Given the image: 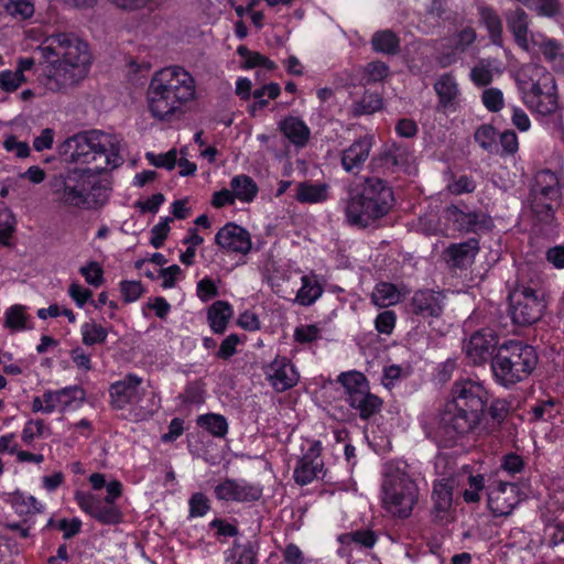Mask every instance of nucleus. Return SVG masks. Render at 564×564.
Here are the masks:
<instances>
[{
    "label": "nucleus",
    "mask_w": 564,
    "mask_h": 564,
    "mask_svg": "<svg viewBox=\"0 0 564 564\" xmlns=\"http://www.w3.org/2000/svg\"><path fill=\"white\" fill-rule=\"evenodd\" d=\"M517 85L523 104L539 116H550L558 108L553 75L539 64H527L517 73Z\"/></svg>",
    "instance_id": "obj_6"
},
{
    "label": "nucleus",
    "mask_w": 564,
    "mask_h": 564,
    "mask_svg": "<svg viewBox=\"0 0 564 564\" xmlns=\"http://www.w3.org/2000/svg\"><path fill=\"white\" fill-rule=\"evenodd\" d=\"M506 20L508 30L513 35L519 48L533 58H543L552 66L562 64L564 61L563 45L541 32L530 31L528 14L522 9L509 12Z\"/></svg>",
    "instance_id": "obj_9"
},
{
    "label": "nucleus",
    "mask_w": 564,
    "mask_h": 564,
    "mask_svg": "<svg viewBox=\"0 0 564 564\" xmlns=\"http://www.w3.org/2000/svg\"><path fill=\"white\" fill-rule=\"evenodd\" d=\"M209 500L208 498L202 494L196 492L189 499V514L191 517H203L209 510Z\"/></svg>",
    "instance_id": "obj_62"
},
{
    "label": "nucleus",
    "mask_w": 564,
    "mask_h": 564,
    "mask_svg": "<svg viewBox=\"0 0 564 564\" xmlns=\"http://www.w3.org/2000/svg\"><path fill=\"white\" fill-rule=\"evenodd\" d=\"M381 506L394 518L411 516L419 501V485L415 473L403 460L388 462L382 470Z\"/></svg>",
    "instance_id": "obj_5"
},
{
    "label": "nucleus",
    "mask_w": 564,
    "mask_h": 564,
    "mask_svg": "<svg viewBox=\"0 0 564 564\" xmlns=\"http://www.w3.org/2000/svg\"><path fill=\"white\" fill-rule=\"evenodd\" d=\"M321 329L316 325H300L294 330V339L300 344H308L316 340Z\"/></svg>",
    "instance_id": "obj_63"
},
{
    "label": "nucleus",
    "mask_w": 564,
    "mask_h": 564,
    "mask_svg": "<svg viewBox=\"0 0 564 564\" xmlns=\"http://www.w3.org/2000/svg\"><path fill=\"white\" fill-rule=\"evenodd\" d=\"M497 131L494 127L484 124L475 132V141L485 150L491 151L496 145Z\"/></svg>",
    "instance_id": "obj_54"
},
{
    "label": "nucleus",
    "mask_w": 564,
    "mask_h": 564,
    "mask_svg": "<svg viewBox=\"0 0 564 564\" xmlns=\"http://www.w3.org/2000/svg\"><path fill=\"white\" fill-rule=\"evenodd\" d=\"M79 272L91 286L98 288L104 283V270L96 261H90L80 267Z\"/></svg>",
    "instance_id": "obj_50"
},
{
    "label": "nucleus",
    "mask_w": 564,
    "mask_h": 564,
    "mask_svg": "<svg viewBox=\"0 0 564 564\" xmlns=\"http://www.w3.org/2000/svg\"><path fill=\"white\" fill-rule=\"evenodd\" d=\"M280 91L281 87L279 84L270 83L256 89L252 96L259 107H264L269 100L275 99L280 95Z\"/></svg>",
    "instance_id": "obj_57"
},
{
    "label": "nucleus",
    "mask_w": 564,
    "mask_h": 564,
    "mask_svg": "<svg viewBox=\"0 0 564 564\" xmlns=\"http://www.w3.org/2000/svg\"><path fill=\"white\" fill-rule=\"evenodd\" d=\"M510 315L518 325H530L542 316L545 308L544 300L536 291L522 286L510 295Z\"/></svg>",
    "instance_id": "obj_16"
},
{
    "label": "nucleus",
    "mask_w": 564,
    "mask_h": 564,
    "mask_svg": "<svg viewBox=\"0 0 564 564\" xmlns=\"http://www.w3.org/2000/svg\"><path fill=\"white\" fill-rule=\"evenodd\" d=\"M230 189L235 199L240 203H251L258 195V185L248 175H236L230 181Z\"/></svg>",
    "instance_id": "obj_37"
},
{
    "label": "nucleus",
    "mask_w": 564,
    "mask_h": 564,
    "mask_svg": "<svg viewBox=\"0 0 564 564\" xmlns=\"http://www.w3.org/2000/svg\"><path fill=\"white\" fill-rule=\"evenodd\" d=\"M304 454L294 469V480L299 485H307L324 474V463L321 458L322 443L307 441L303 447Z\"/></svg>",
    "instance_id": "obj_21"
},
{
    "label": "nucleus",
    "mask_w": 564,
    "mask_h": 564,
    "mask_svg": "<svg viewBox=\"0 0 564 564\" xmlns=\"http://www.w3.org/2000/svg\"><path fill=\"white\" fill-rule=\"evenodd\" d=\"M93 490L97 491L106 488L104 500L91 491L76 490L74 499L79 509L105 525H115L122 521L123 514L116 501L122 496L123 486L117 479L107 480L106 475L93 473L88 477Z\"/></svg>",
    "instance_id": "obj_7"
},
{
    "label": "nucleus",
    "mask_w": 564,
    "mask_h": 564,
    "mask_svg": "<svg viewBox=\"0 0 564 564\" xmlns=\"http://www.w3.org/2000/svg\"><path fill=\"white\" fill-rule=\"evenodd\" d=\"M489 392L484 382L470 378L456 380L444 405L441 421L457 434L474 431L480 423Z\"/></svg>",
    "instance_id": "obj_4"
},
{
    "label": "nucleus",
    "mask_w": 564,
    "mask_h": 564,
    "mask_svg": "<svg viewBox=\"0 0 564 564\" xmlns=\"http://www.w3.org/2000/svg\"><path fill=\"white\" fill-rule=\"evenodd\" d=\"M371 299L375 305L388 307L400 301L401 292L391 283L380 282L375 286Z\"/></svg>",
    "instance_id": "obj_39"
},
{
    "label": "nucleus",
    "mask_w": 564,
    "mask_h": 564,
    "mask_svg": "<svg viewBox=\"0 0 564 564\" xmlns=\"http://www.w3.org/2000/svg\"><path fill=\"white\" fill-rule=\"evenodd\" d=\"M263 375L270 387L276 392H284L295 387L300 380V373L293 362L284 356H276L264 365Z\"/></svg>",
    "instance_id": "obj_19"
},
{
    "label": "nucleus",
    "mask_w": 564,
    "mask_h": 564,
    "mask_svg": "<svg viewBox=\"0 0 564 564\" xmlns=\"http://www.w3.org/2000/svg\"><path fill=\"white\" fill-rule=\"evenodd\" d=\"M237 54L242 59V67L245 69L260 67L264 70L271 72L275 69L276 65L274 62L270 61L264 55H261L258 52H252L248 50L246 46L240 45L237 48Z\"/></svg>",
    "instance_id": "obj_41"
},
{
    "label": "nucleus",
    "mask_w": 564,
    "mask_h": 564,
    "mask_svg": "<svg viewBox=\"0 0 564 564\" xmlns=\"http://www.w3.org/2000/svg\"><path fill=\"white\" fill-rule=\"evenodd\" d=\"M479 15L491 42L495 45L502 46V23L498 14L491 8L480 7Z\"/></svg>",
    "instance_id": "obj_38"
},
{
    "label": "nucleus",
    "mask_w": 564,
    "mask_h": 564,
    "mask_svg": "<svg viewBox=\"0 0 564 564\" xmlns=\"http://www.w3.org/2000/svg\"><path fill=\"white\" fill-rule=\"evenodd\" d=\"M538 365L535 349L520 340H508L498 347L491 360L495 381L510 387L525 380Z\"/></svg>",
    "instance_id": "obj_8"
},
{
    "label": "nucleus",
    "mask_w": 564,
    "mask_h": 564,
    "mask_svg": "<svg viewBox=\"0 0 564 564\" xmlns=\"http://www.w3.org/2000/svg\"><path fill=\"white\" fill-rule=\"evenodd\" d=\"M217 245L229 251L247 254L252 247L250 234L236 224H226L216 235Z\"/></svg>",
    "instance_id": "obj_24"
},
{
    "label": "nucleus",
    "mask_w": 564,
    "mask_h": 564,
    "mask_svg": "<svg viewBox=\"0 0 564 564\" xmlns=\"http://www.w3.org/2000/svg\"><path fill=\"white\" fill-rule=\"evenodd\" d=\"M323 294V288L315 274H305L301 278L295 302L302 306L314 304Z\"/></svg>",
    "instance_id": "obj_34"
},
{
    "label": "nucleus",
    "mask_w": 564,
    "mask_h": 564,
    "mask_svg": "<svg viewBox=\"0 0 564 564\" xmlns=\"http://www.w3.org/2000/svg\"><path fill=\"white\" fill-rule=\"evenodd\" d=\"M3 326L10 333H23L34 328L33 318L29 307L23 304H13L3 313Z\"/></svg>",
    "instance_id": "obj_28"
},
{
    "label": "nucleus",
    "mask_w": 564,
    "mask_h": 564,
    "mask_svg": "<svg viewBox=\"0 0 564 564\" xmlns=\"http://www.w3.org/2000/svg\"><path fill=\"white\" fill-rule=\"evenodd\" d=\"M80 334L86 346H94L107 339L108 330L95 322H86L80 326Z\"/></svg>",
    "instance_id": "obj_43"
},
{
    "label": "nucleus",
    "mask_w": 564,
    "mask_h": 564,
    "mask_svg": "<svg viewBox=\"0 0 564 564\" xmlns=\"http://www.w3.org/2000/svg\"><path fill=\"white\" fill-rule=\"evenodd\" d=\"M156 276L161 280V286L163 289H172L178 281L184 279V273L178 265L173 264L160 269Z\"/></svg>",
    "instance_id": "obj_51"
},
{
    "label": "nucleus",
    "mask_w": 564,
    "mask_h": 564,
    "mask_svg": "<svg viewBox=\"0 0 564 564\" xmlns=\"http://www.w3.org/2000/svg\"><path fill=\"white\" fill-rule=\"evenodd\" d=\"M61 154L74 169L106 173L122 164L115 138L101 131H86L68 138Z\"/></svg>",
    "instance_id": "obj_3"
},
{
    "label": "nucleus",
    "mask_w": 564,
    "mask_h": 564,
    "mask_svg": "<svg viewBox=\"0 0 564 564\" xmlns=\"http://www.w3.org/2000/svg\"><path fill=\"white\" fill-rule=\"evenodd\" d=\"M226 564H256L254 554L250 549L237 546L227 557Z\"/></svg>",
    "instance_id": "obj_64"
},
{
    "label": "nucleus",
    "mask_w": 564,
    "mask_h": 564,
    "mask_svg": "<svg viewBox=\"0 0 564 564\" xmlns=\"http://www.w3.org/2000/svg\"><path fill=\"white\" fill-rule=\"evenodd\" d=\"M347 395L349 405L359 412L362 419H368L381 408V400L370 393L369 383L360 371L349 370L337 377Z\"/></svg>",
    "instance_id": "obj_14"
},
{
    "label": "nucleus",
    "mask_w": 564,
    "mask_h": 564,
    "mask_svg": "<svg viewBox=\"0 0 564 564\" xmlns=\"http://www.w3.org/2000/svg\"><path fill=\"white\" fill-rule=\"evenodd\" d=\"M488 508L496 517H506L525 499L521 487L514 482L498 480L488 487Z\"/></svg>",
    "instance_id": "obj_17"
},
{
    "label": "nucleus",
    "mask_w": 564,
    "mask_h": 564,
    "mask_svg": "<svg viewBox=\"0 0 564 564\" xmlns=\"http://www.w3.org/2000/svg\"><path fill=\"white\" fill-rule=\"evenodd\" d=\"M85 400V392L78 387L48 390L32 401V411L51 414L78 409Z\"/></svg>",
    "instance_id": "obj_15"
},
{
    "label": "nucleus",
    "mask_w": 564,
    "mask_h": 564,
    "mask_svg": "<svg viewBox=\"0 0 564 564\" xmlns=\"http://www.w3.org/2000/svg\"><path fill=\"white\" fill-rule=\"evenodd\" d=\"M171 218H162L152 229L150 242L154 248L163 246L169 232H170Z\"/></svg>",
    "instance_id": "obj_58"
},
{
    "label": "nucleus",
    "mask_w": 564,
    "mask_h": 564,
    "mask_svg": "<svg viewBox=\"0 0 564 564\" xmlns=\"http://www.w3.org/2000/svg\"><path fill=\"white\" fill-rule=\"evenodd\" d=\"M447 220L453 221L458 230H469L475 223L476 216L470 213H464L456 206H451L445 210Z\"/></svg>",
    "instance_id": "obj_47"
},
{
    "label": "nucleus",
    "mask_w": 564,
    "mask_h": 564,
    "mask_svg": "<svg viewBox=\"0 0 564 564\" xmlns=\"http://www.w3.org/2000/svg\"><path fill=\"white\" fill-rule=\"evenodd\" d=\"M498 347L497 335L490 329H484L471 335L464 349L470 362L482 365Z\"/></svg>",
    "instance_id": "obj_22"
},
{
    "label": "nucleus",
    "mask_w": 564,
    "mask_h": 564,
    "mask_svg": "<svg viewBox=\"0 0 564 564\" xmlns=\"http://www.w3.org/2000/svg\"><path fill=\"white\" fill-rule=\"evenodd\" d=\"M120 292L124 302L132 303L141 297L144 289L140 281L124 280L120 282Z\"/></svg>",
    "instance_id": "obj_55"
},
{
    "label": "nucleus",
    "mask_w": 564,
    "mask_h": 564,
    "mask_svg": "<svg viewBox=\"0 0 564 564\" xmlns=\"http://www.w3.org/2000/svg\"><path fill=\"white\" fill-rule=\"evenodd\" d=\"M99 172L70 169L63 178L62 199L80 209H96L109 199V187Z\"/></svg>",
    "instance_id": "obj_12"
},
{
    "label": "nucleus",
    "mask_w": 564,
    "mask_h": 564,
    "mask_svg": "<svg viewBox=\"0 0 564 564\" xmlns=\"http://www.w3.org/2000/svg\"><path fill=\"white\" fill-rule=\"evenodd\" d=\"M196 294L202 302H207L218 294V283L210 278L202 279L196 286Z\"/></svg>",
    "instance_id": "obj_59"
},
{
    "label": "nucleus",
    "mask_w": 564,
    "mask_h": 564,
    "mask_svg": "<svg viewBox=\"0 0 564 564\" xmlns=\"http://www.w3.org/2000/svg\"><path fill=\"white\" fill-rule=\"evenodd\" d=\"M147 161L156 167H163L166 170H172L176 165L177 162V151L175 149H172L165 153H153V152H147L145 153Z\"/></svg>",
    "instance_id": "obj_49"
},
{
    "label": "nucleus",
    "mask_w": 564,
    "mask_h": 564,
    "mask_svg": "<svg viewBox=\"0 0 564 564\" xmlns=\"http://www.w3.org/2000/svg\"><path fill=\"white\" fill-rule=\"evenodd\" d=\"M481 101L485 108L491 112H498L505 107L503 93L496 87L486 88L481 94Z\"/></svg>",
    "instance_id": "obj_48"
},
{
    "label": "nucleus",
    "mask_w": 564,
    "mask_h": 564,
    "mask_svg": "<svg viewBox=\"0 0 564 564\" xmlns=\"http://www.w3.org/2000/svg\"><path fill=\"white\" fill-rule=\"evenodd\" d=\"M234 315L232 306L226 301H216L207 310V322L216 334H223Z\"/></svg>",
    "instance_id": "obj_33"
},
{
    "label": "nucleus",
    "mask_w": 564,
    "mask_h": 564,
    "mask_svg": "<svg viewBox=\"0 0 564 564\" xmlns=\"http://www.w3.org/2000/svg\"><path fill=\"white\" fill-rule=\"evenodd\" d=\"M393 194L381 180L370 178L360 193L352 194L346 205L347 221L354 226L367 227L384 216L391 208Z\"/></svg>",
    "instance_id": "obj_10"
},
{
    "label": "nucleus",
    "mask_w": 564,
    "mask_h": 564,
    "mask_svg": "<svg viewBox=\"0 0 564 564\" xmlns=\"http://www.w3.org/2000/svg\"><path fill=\"white\" fill-rule=\"evenodd\" d=\"M415 314L423 317L438 316L443 310V295L435 291H419L412 300Z\"/></svg>",
    "instance_id": "obj_29"
},
{
    "label": "nucleus",
    "mask_w": 564,
    "mask_h": 564,
    "mask_svg": "<svg viewBox=\"0 0 564 564\" xmlns=\"http://www.w3.org/2000/svg\"><path fill=\"white\" fill-rule=\"evenodd\" d=\"M17 218L14 214L9 209L4 208L0 212V243L9 246L11 238L15 231Z\"/></svg>",
    "instance_id": "obj_45"
},
{
    "label": "nucleus",
    "mask_w": 564,
    "mask_h": 564,
    "mask_svg": "<svg viewBox=\"0 0 564 564\" xmlns=\"http://www.w3.org/2000/svg\"><path fill=\"white\" fill-rule=\"evenodd\" d=\"M39 51L47 64L46 87L59 90L80 80L89 70L91 55L87 43L74 34L48 36Z\"/></svg>",
    "instance_id": "obj_1"
},
{
    "label": "nucleus",
    "mask_w": 564,
    "mask_h": 564,
    "mask_svg": "<svg viewBox=\"0 0 564 564\" xmlns=\"http://www.w3.org/2000/svg\"><path fill=\"white\" fill-rule=\"evenodd\" d=\"M399 45L397 36L390 31L377 32L372 37V46L375 51L392 54Z\"/></svg>",
    "instance_id": "obj_46"
},
{
    "label": "nucleus",
    "mask_w": 564,
    "mask_h": 564,
    "mask_svg": "<svg viewBox=\"0 0 564 564\" xmlns=\"http://www.w3.org/2000/svg\"><path fill=\"white\" fill-rule=\"evenodd\" d=\"M262 486L246 479L227 478L215 486L214 494L218 500L227 502H252L262 496Z\"/></svg>",
    "instance_id": "obj_20"
},
{
    "label": "nucleus",
    "mask_w": 564,
    "mask_h": 564,
    "mask_svg": "<svg viewBox=\"0 0 564 564\" xmlns=\"http://www.w3.org/2000/svg\"><path fill=\"white\" fill-rule=\"evenodd\" d=\"M337 541L340 544L338 555L349 558L355 551L371 549L376 543V536L370 530H361L341 534Z\"/></svg>",
    "instance_id": "obj_27"
},
{
    "label": "nucleus",
    "mask_w": 564,
    "mask_h": 564,
    "mask_svg": "<svg viewBox=\"0 0 564 564\" xmlns=\"http://www.w3.org/2000/svg\"><path fill=\"white\" fill-rule=\"evenodd\" d=\"M561 180L551 171H541L535 175L533 192V209L540 214L545 208L546 213L552 210L554 202L561 197Z\"/></svg>",
    "instance_id": "obj_18"
},
{
    "label": "nucleus",
    "mask_w": 564,
    "mask_h": 564,
    "mask_svg": "<svg viewBox=\"0 0 564 564\" xmlns=\"http://www.w3.org/2000/svg\"><path fill=\"white\" fill-rule=\"evenodd\" d=\"M373 142L375 137L367 134L345 149L341 155V165L344 170L350 173L359 171L368 159Z\"/></svg>",
    "instance_id": "obj_25"
},
{
    "label": "nucleus",
    "mask_w": 564,
    "mask_h": 564,
    "mask_svg": "<svg viewBox=\"0 0 564 564\" xmlns=\"http://www.w3.org/2000/svg\"><path fill=\"white\" fill-rule=\"evenodd\" d=\"M437 96L438 108L445 112H455L462 105L463 97L456 77L452 73L438 76L433 85Z\"/></svg>",
    "instance_id": "obj_23"
},
{
    "label": "nucleus",
    "mask_w": 564,
    "mask_h": 564,
    "mask_svg": "<svg viewBox=\"0 0 564 564\" xmlns=\"http://www.w3.org/2000/svg\"><path fill=\"white\" fill-rule=\"evenodd\" d=\"M501 73L500 63L495 59H481L471 68L470 80L476 86H487Z\"/></svg>",
    "instance_id": "obj_35"
},
{
    "label": "nucleus",
    "mask_w": 564,
    "mask_h": 564,
    "mask_svg": "<svg viewBox=\"0 0 564 564\" xmlns=\"http://www.w3.org/2000/svg\"><path fill=\"white\" fill-rule=\"evenodd\" d=\"M393 194L381 180L370 178L360 193L352 194L346 205L347 221L354 226L367 227L384 216L391 208Z\"/></svg>",
    "instance_id": "obj_11"
},
{
    "label": "nucleus",
    "mask_w": 564,
    "mask_h": 564,
    "mask_svg": "<svg viewBox=\"0 0 564 564\" xmlns=\"http://www.w3.org/2000/svg\"><path fill=\"white\" fill-rule=\"evenodd\" d=\"M456 486L463 487L462 495L467 503L478 502L480 500L481 492L485 488L484 476L479 474L473 475L468 470H464L456 476Z\"/></svg>",
    "instance_id": "obj_32"
},
{
    "label": "nucleus",
    "mask_w": 564,
    "mask_h": 564,
    "mask_svg": "<svg viewBox=\"0 0 564 564\" xmlns=\"http://www.w3.org/2000/svg\"><path fill=\"white\" fill-rule=\"evenodd\" d=\"M389 75V67L382 62L369 63L365 68V78L367 83L383 80Z\"/></svg>",
    "instance_id": "obj_61"
},
{
    "label": "nucleus",
    "mask_w": 564,
    "mask_h": 564,
    "mask_svg": "<svg viewBox=\"0 0 564 564\" xmlns=\"http://www.w3.org/2000/svg\"><path fill=\"white\" fill-rule=\"evenodd\" d=\"M44 423L41 420H29L22 430L21 438L25 445H31L36 438L42 437L44 433Z\"/></svg>",
    "instance_id": "obj_56"
},
{
    "label": "nucleus",
    "mask_w": 564,
    "mask_h": 564,
    "mask_svg": "<svg viewBox=\"0 0 564 564\" xmlns=\"http://www.w3.org/2000/svg\"><path fill=\"white\" fill-rule=\"evenodd\" d=\"M110 403L113 409L129 410L135 420H143L158 408L155 393L142 386V378L128 375L113 382L109 388Z\"/></svg>",
    "instance_id": "obj_13"
},
{
    "label": "nucleus",
    "mask_w": 564,
    "mask_h": 564,
    "mask_svg": "<svg viewBox=\"0 0 564 564\" xmlns=\"http://www.w3.org/2000/svg\"><path fill=\"white\" fill-rule=\"evenodd\" d=\"M4 10L14 19L25 20L33 15L34 4L32 0H0Z\"/></svg>",
    "instance_id": "obj_44"
},
{
    "label": "nucleus",
    "mask_w": 564,
    "mask_h": 564,
    "mask_svg": "<svg viewBox=\"0 0 564 564\" xmlns=\"http://www.w3.org/2000/svg\"><path fill=\"white\" fill-rule=\"evenodd\" d=\"M283 134L296 147H303L310 139L308 127L296 117H288L279 124Z\"/></svg>",
    "instance_id": "obj_36"
},
{
    "label": "nucleus",
    "mask_w": 564,
    "mask_h": 564,
    "mask_svg": "<svg viewBox=\"0 0 564 564\" xmlns=\"http://www.w3.org/2000/svg\"><path fill=\"white\" fill-rule=\"evenodd\" d=\"M328 197V187L325 184L302 183L297 187L296 199L301 203L317 204Z\"/></svg>",
    "instance_id": "obj_40"
},
{
    "label": "nucleus",
    "mask_w": 564,
    "mask_h": 564,
    "mask_svg": "<svg viewBox=\"0 0 564 564\" xmlns=\"http://www.w3.org/2000/svg\"><path fill=\"white\" fill-rule=\"evenodd\" d=\"M479 249L476 239H469L465 242L452 245L447 250L448 262L456 268H464L474 261Z\"/></svg>",
    "instance_id": "obj_30"
},
{
    "label": "nucleus",
    "mask_w": 564,
    "mask_h": 564,
    "mask_svg": "<svg viewBox=\"0 0 564 564\" xmlns=\"http://www.w3.org/2000/svg\"><path fill=\"white\" fill-rule=\"evenodd\" d=\"M528 8L546 18H556L561 13L560 0H533Z\"/></svg>",
    "instance_id": "obj_53"
},
{
    "label": "nucleus",
    "mask_w": 564,
    "mask_h": 564,
    "mask_svg": "<svg viewBox=\"0 0 564 564\" xmlns=\"http://www.w3.org/2000/svg\"><path fill=\"white\" fill-rule=\"evenodd\" d=\"M197 424L216 437H224L228 432V423L225 416L216 413L199 415Z\"/></svg>",
    "instance_id": "obj_42"
},
{
    "label": "nucleus",
    "mask_w": 564,
    "mask_h": 564,
    "mask_svg": "<svg viewBox=\"0 0 564 564\" xmlns=\"http://www.w3.org/2000/svg\"><path fill=\"white\" fill-rule=\"evenodd\" d=\"M457 485L456 476L440 478L435 481L432 492L434 502L433 512L435 518L444 520L452 508L453 489Z\"/></svg>",
    "instance_id": "obj_26"
},
{
    "label": "nucleus",
    "mask_w": 564,
    "mask_h": 564,
    "mask_svg": "<svg viewBox=\"0 0 564 564\" xmlns=\"http://www.w3.org/2000/svg\"><path fill=\"white\" fill-rule=\"evenodd\" d=\"M25 82V76L18 74L17 70L6 69L0 72V89L6 93L15 91Z\"/></svg>",
    "instance_id": "obj_52"
},
{
    "label": "nucleus",
    "mask_w": 564,
    "mask_h": 564,
    "mask_svg": "<svg viewBox=\"0 0 564 564\" xmlns=\"http://www.w3.org/2000/svg\"><path fill=\"white\" fill-rule=\"evenodd\" d=\"M476 39V33L473 29L466 28L462 30L454 39L453 46L449 52H443L438 56V62L441 66L447 67L454 63H456L462 53L466 50L468 45H470Z\"/></svg>",
    "instance_id": "obj_31"
},
{
    "label": "nucleus",
    "mask_w": 564,
    "mask_h": 564,
    "mask_svg": "<svg viewBox=\"0 0 564 564\" xmlns=\"http://www.w3.org/2000/svg\"><path fill=\"white\" fill-rule=\"evenodd\" d=\"M196 98V82L181 66H167L156 70L145 93L150 115L160 121H171L184 112L187 104Z\"/></svg>",
    "instance_id": "obj_2"
},
{
    "label": "nucleus",
    "mask_w": 564,
    "mask_h": 564,
    "mask_svg": "<svg viewBox=\"0 0 564 564\" xmlns=\"http://www.w3.org/2000/svg\"><path fill=\"white\" fill-rule=\"evenodd\" d=\"M165 202V197L161 193L153 194L152 196H149L144 199H139L135 203V207L142 213V214H156L162 206V204Z\"/></svg>",
    "instance_id": "obj_60"
}]
</instances>
